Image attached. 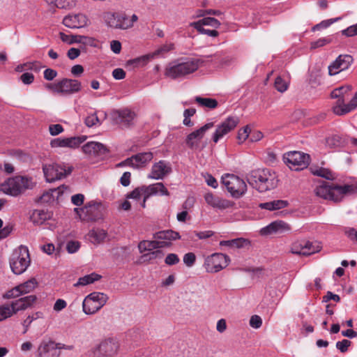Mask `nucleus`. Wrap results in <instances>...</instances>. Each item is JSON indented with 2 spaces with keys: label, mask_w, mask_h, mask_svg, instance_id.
I'll list each match as a JSON object with an SVG mask.
<instances>
[{
  "label": "nucleus",
  "mask_w": 357,
  "mask_h": 357,
  "mask_svg": "<svg viewBox=\"0 0 357 357\" xmlns=\"http://www.w3.org/2000/svg\"><path fill=\"white\" fill-rule=\"evenodd\" d=\"M203 63L199 59H178L166 66L164 75L172 79H183L197 71Z\"/></svg>",
  "instance_id": "1"
},
{
  "label": "nucleus",
  "mask_w": 357,
  "mask_h": 357,
  "mask_svg": "<svg viewBox=\"0 0 357 357\" xmlns=\"http://www.w3.org/2000/svg\"><path fill=\"white\" fill-rule=\"evenodd\" d=\"M246 180L261 192L274 189L278 182L275 173L268 169L252 170L246 176Z\"/></svg>",
  "instance_id": "2"
},
{
  "label": "nucleus",
  "mask_w": 357,
  "mask_h": 357,
  "mask_svg": "<svg viewBox=\"0 0 357 357\" xmlns=\"http://www.w3.org/2000/svg\"><path fill=\"white\" fill-rule=\"evenodd\" d=\"M356 191H357V187L354 185H339L325 181H323L314 189L317 196L335 202H340L345 195Z\"/></svg>",
  "instance_id": "3"
},
{
  "label": "nucleus",
  "mask_w": 357,
  "mask_h": 357,
  "mask_svg": "<svg viewBox=\"0 0 357 357\" xmlns=\"http://www.w3.org/2000/svg\"><path fill=\"white\" fill-rule=\"evenodd\" d=\"M34 183L32 178L27 176H17L8 178L0 185V190L5 194L16 197L28 189H32Z\"/></svg>",
  "instance_id": "4"
},
{
  "label": "nucleus",
  "mask_w": 357,
  "mask_h": 357,
  "mask_svg": "<svg viewBox=\"0 0 357 357\" xmlns=\"http://www.w3.org/2000/svg\"><path fill=\"white\" fill-rule=\"evenodd\" d=\"M29 264V253L26 246L21 245L13 251L10 258V266L15 274H22L26 270Z\"/></svg>",
  "instance_id": "5"
},
{
  "label": "nucleus",
  "mask_w": 357,
  "mask_h": 357,
  "mask_svg": "<svg viewBox=\"0 0 357 357\" xmlns=\"http://www.w3.org/2000/svg\"><path fill=\"white\" fill-rule=\"evenodd\" d=\"M73 169L72 165L64 162H53L43 165V173L48 182H53L67 177L72 173Z\"/></svg>",
  "instance_id": "6"
},
{
  "label": "nucleus",
  "mask_w": 357,
  "mask_h": 357,
  "mask_svg": "<svg viewBox=\"0 0 357 357\" xmlns=\"http://www.w3.org/2000/svg\"><path fill=\"white\" fill-rule=\"evenodd\" d=\"M138 17L133 14L129 20L127 15L120 13H108L105 16L107 25L112 29L126 30L133 26Z\"/></svg>",
  "instance_id": "7"
},
{
  "label": "nucleus",
  "mask_w": 357,
  "mask_h": 357,
  "mask_svg": "<svg viewBox=\"0 0 357 357\" xmlns=\"http://www.w3.org/2000/svg\"><path fill=\"white\" fill-rule=\"evenodd\" d=\"M222 183L234 198L243 197L247 191L245 182L234 174H227L222 176Z\"/></svg>",
  "instance_id": "8"
},
{
  "label": "nucleus",
  "mask_w": 357,
  "mask_h": 357,
  "mask_svg": "<svg viewBox=\"0 0 357 357\" xmlns=\"http://www.w3.org/2000/svg\"><path fill=\"white\" fill-rule=\"evenodd\" d=\"M230 262L227 255L215 252L204 257L203 267L209 273H218L225 268Z\"/></svg>",
  "instance_id": "9"
},
{
  "label": "nucleus",
  "mask_w": 357,
  "mask_h": 357,
  "mask_svg": "<svg viewBox=\"0 0 357 357\" xmlns=\"http://www.w3.org/2000/svg\"><path fill=\"white\" fill-rule=\"evenodd\" d=\"M108 296L103 293H91L83 301V312L86 314H93L106 304Z\"/></svg>",
  "instance_id": "10"
},
{
  "label": "nucleus",
  "mask_w": 357,
  "mask_h": 357,
  "mask_svg": "<svg viewBox=\"0 0 357 357\" xmlns=\"http://www.w3.org/2000/svg\"><path fill=\"white\" fill-rule=\"evenodd\" d=\"M284 162L294 171L306 168L310 163V155L299 151H291L284 155Z\"/></svg>",
  "instance_id": "11"
},
{
  "label": "nucleus",
  "mask_w": 357,
  "mask_h": 357,
  "mask_svg": "<svg viewBox=\"0 0 357 357\" xmlns=\"http://www.w3.org/2000/svg\"><path fill=\"white\" fill-rule=\"evenodd\" d=\"M136 114L129 108L125 107L119 109H114L111 112L112 121L121 128H129L134 125V120Z\"/></svg>",
  "instance_id": "12"
},
{
  "label": "nucleus",
  "mask_w": 357,
  "mask_h": 357,
  "mask_svg": "<svg viewBox=\"0 0 357 357\" xmlns=\"http://www.w3.org/2000/svg\"><path fill=\"white\" fill-rule=\"evenodd\" d=\"M119 349L118 342L113 339L102 341L91 351V357H113Z\"/></svg>",
  "instance_id": "13"
},
{
  "label": "nucleus",
  "mask_w": 357,
  "mask_h": 357,
  "mask_svg": "<svg viewBox=\"0 0 357 357\" xmlns=\"http://www.w3.org/2000/svg\"><path fill=\"white\" fill-rule=\"evenodd\" d=\"M239 120L238 117L229 116L219 124L215 132L212 136V140L214 143H218V141L224 136L227 135L233 130L238 124Z\"/></svg>",
  "instance_id": "14"
},
{
  "label": "nucleus",
  "mask_w": 357,
  "mask_h": 357,
  "mask_svg": "<svg viewBox=\"0 0 357 357\" xmlns=\"http://www.w3.org/2000/svg\"><path fill=\"white\" fill-rule=\"evenodd\" d=\"M354 62L352 56L340 54L328 67V75L334 76L342 71L348 70Z\"/></svg>",
  "instance_id": "15"
},
{
  "label": "nucleus",
  "mask_w": 357,
  "mask_h": 357,
  "mask_svg": "<svg viewBox=\"0 0 357 357\" xmlns=\"http://www.w3.org/2000/svg\"><path fill=\"white\" fill-rule=\"evenodd\" d=\"M213 122L206 123L199 129L192 132L185 139V144L191 149H197L199 147L201 139L204 137L206 132L213 128Z\"/></svg>",
  "instance_id": "16"
},
{
  "label": "nucleus",
  "mask_w": 357,
  "mask_h": 357,
  "mask_svg": "<svg viewBox=\"0 0 357 357\" xmlns=\"http://www.w3.org/2000/svg\"><path fill=\"white\" fill-rule=\"evenodd\" d=\"M38 285V283L35 278L20 284L19 285L13 288L6 294L7 298H17L21 295L26 294L32 292Z\"/></svg>",
  "instance_id": "17"
},
{
  "label": "nucleus",
  "mask_w": 357,
  "mask_h": 357,
  "mask_svg": "<svg viewBox=\"0 0 357 357\" xmlns=\"http://www.w3.org/2000/svg\"><path fill=\"white\" fill-rule=\"evenodd\" d=\"M79 218L85 221H96L101 218L100 206L95 204H89L82 208H75Z\"/></svg>",
  "instance_id": "18"
},
{
  "label": "nucleus",
  "mask_w": 357,
  "mask_h": 357,
  "mask_svg": "<svg viewBox=\"0 0 357 357\" xmlns=\"http://www.w3.org/2000/svg\"><path fill=\"white\" fill-rule=\"evenodd\" d=\"M86 139V137H71L66 138H56L50 142L52 148L67 147L70 149H76L83 143Z\"/></svg>",
  "instance_id": "19"
},
{
  "label": "nucleus",
  "mask_w": 357,
  "mask_h": 357,
  "mask_svg": "<svg viewBox=\"0 0 357 357\" xmlns=\"http://www.w3.org/2000/svg\"><path fill=\"white\" fill-rule=\"evenodd\" d=\"M171 172L172 167L170 165L164 160H160L152 166L148 178L156 180L163 179Z\"/></svg>",
  "instance_id": "20"
},
{
  "label": "nucleus",
  "mask_w": 357,
  "mask_h": 357,
  "mask_svg": "<svg viewBox=\"0 0 357 357\" xmlns=\"http://www.w3.org/2000/svg\"><path fill=\"white\" fill-rule=\"evenodd\" d=\"M206 202L214 208L224 210L234 206V202L226 199L221 198L211 192H207L204 195Z\"/></svg>",
  "instance_id": "21"
},
{
  "label": "nucleus",
  "mask_w": 357,
  "mask_h": 357,
  "mask_svg": "<svg viewBox=\"0 0 357 357\" xmlns=\"http://www.w3.org/2000/svg\"><path fill=\"white\" fill-rule=\"evenodd\" d=\"M59 93L73 94L79 92L82 89V84L77 79H63L59 82Z\"/></svg>",
  "instance_id": "22"
},
{
  "label": "nucleus",
  "mask_w": 357,
  "mask_h": 357,
  "mask_svg": "<svg viewBox=\"0 0 357 357\" xmlns=\"http://www.w3.org/2000/svg\"><path fill=\"white\" fill-rule=\"evenodd\" d=\"M61 343H55L52 341L43 342L38 347L40 357H59L60 355Z\"/></svg>",
  "instance_id": "23"
},
{
  "label": "nucleus",
  "mask_w": 357,
  "mask_h": 357,
  "mask_svg": "<svg viewBox=\"0 0 357 357\" xmlns=\"http://www.w3.org/2000/svg\"><path fill=\"white\" fill-rule=\"evenodd\" d=\"M88 19L83 14L69 15L63 20V24L71 29H79L87 24Z\"/></svg>",
  "instance_id": "24"
},
{
  "label": "nucleus",
  "mask_w": 357,
  "mask_h": 357,
  "mask_svg": "<svg viewBox=\"0 0 357 357\" xmlns=\"http://www.w3.org/2000/svg\"><path fill=\"white\" fill-rule=\"evenodd\" d=\"M36 299L37 297L35 295H29L13 301L11 306L14 313L15 314L18 311L24 310L30 307L36 301Z\"/></svg>",
  "instance_id": "25"
},
{
  "label": "nucleus",
  "mask_w": 357,
  "mask_h": 357,
  "mask_svg": "<svg viewBox=\"0 0 357 357\" xmlns=\"http://www.w3.org/2000/svg\"><path fill=\"white\" fill-rule=\"evenodd\" d=\"M289 225L282 220L275 221L269 224L266 227L261 229L262 234L268 235L273 233H282L290 230Z\"/></svg>",
  "instance_id": "26"
},
{
  "label": "nucleus",
  "mask_w": 357,
  "mask_h": 357,
  "mask_svg": "<svg viewBox=\"0 0 357 357\" xmlns=\"http://www.w3.org/2000/svg\"><path fill=\"white\" fill-rule=\"evenodd\" d=\"M169 243L165 241H142L138 245L139 252L142 253L145 251H153L160 248L168 246Z\"/></svg>",
  "instance_id": "27"
},
{
  "label": "nucleus",
  "mask_w": 357,
  "mask_h": 357,
  "mask_svg": "<svg viewBox=\"0 0 357 357\" xmlns=\"http://www.w3.org/2000/svg\"><path fill=\"white\" fill-rule=\"evenodd\" d=\"M174 45L173 43L165 44V45H162L160 48H158L154 52V54L153 55H144L143 56L133 59L132 61H131V62L132 63H136V64L142 63V65H144L149 61L150 58H152L154 55H158L160 54L168 52L174 49Z\"/></svg>",
  "instance_id": "28"
},
{
  "label": "nucleus",
  "mask_w": 357,
  "mask_h": 357,
  "mask_svg": "<svg viewBox=\"0 0 357 357\" xmlns=\"http://www.w3.org/2000/svg\"><path fill=\"white\" fill-rule=\"evenodd\" d=\"M61 188L67 189L68 188L62 185L58 188L51 189L45 192L38 199V202L42 204H50L54 202L63 193Z\"/></svg>",
  "instance_id": "29"
},
{
  "label": "nucleus",
  "mask_w": 357,
  "mask_h": 357,
  "mask_svg": "<svg viewBox=\"0 0 357 357\" xmlns=\"http://www.w3.org/2000/svg\"><path fill=\"white\" fill-rule=\"evenodd\" d=\"M153 159V153L151 152L139 153L129 158V161L133 162V167L139 168L146 165Z\"/></svg>",
  "instance_id": "30"
},
{
  "label": "nucleus",
  "mask_w": 357,
  "mask_h": 357,
  "mask_svg": "<svg viewBox=\"0 0 357 357\" xmlns=\"http://www.w3.org/2000/svg\"><path fill=\"white\" fill-rule=\"evenodd\" d=\"M144 189L145 190V194H147V197L155 195L158 193H160V195H169V191L162 183H156L148 186L144 185Z\"/></svg>",
  "instance_id": "31"
},
{
  "label": "nucleus",
  "mask_w": 357,
  "mask_h": 357,
  "mask_svg": "<svg viewBox=\"0 0 357 357\" xmlns=\"http://www.w3.org/2000/svg\"><path fill=\"white\" fill-rule=\"evenodd\" d=\"M82 151L86 154L98 155L104 153L106 149L101 143L90 142L82 146Z\"/></svg>",
  "instance_id": "32"
},
{
  "label": "nucleus",
  "mask_w": 357,
  "mask_h": 357,
  "mask_svg": "<svg viewBox=\"0 0 357 357\" xmlns=\"http://www.w3.org/2000/svg\"><path fill=\"white\" fill-rule=\"evenodd\" d=\"M52 216V212L45 210L36 209L32 212L30 219L35 225H42L47 220L50 219Z\"/></svg>",
  "instance_id": "33"
},
{
  "label": "nucleus",
  "mask_w": 357,
  "mask_h": 357,
  "mask_svg": "<svg viewBox=\"0 0 357 357\" xmlns=\"http://www.w3.org/2000/svg\"><path fill=\"white\" fill-rule=\"evenodd\" d=\"M107 233L102 229H93L89 231L88 234L89 240L93 244H99L102 243L106 237Z\"/></svg>",
  "instance_id": "34"
},
{
  "label": "nucleus",
  "mask_w": 357,
  "mask_h": 357,
  "mask_svg": "<svg viewBox=\"0 0 357 357\" xmlns=\"http://www.w3.org/2000/svg\"><path fill=\"white\" fill-rule=\"evenodd\" d=\"M354 109L352 105L349 102L348 104L344 103V98H340L337 101V105L333 107V112L339 116L346 114Z\"/></svg>",
  "instance_id": "35"
},
{
  "label": "nucleus",
  "mask_w": 357,
  "mask_h": 357,
  "mask_svg": "<svg viewBox=\"0 0 357 357\" xmlns=\"http://www.w3.org/2000/svg\"><path fill=\"white\" fill-rule=\"evenodd\" d=\"M250 245V241L243 238H235L229 241H222L220 242L221 246L241 248Z\"/></svg>",
  "instance_id": "36"
},
{
  "label": "nucleus",
  "mask_w": 357,
  "mask_h": 357,
  "mask_svg": "<svg viewBox=\"0 0 357 357\" xmlns=\"http://www.w3.org/2000/svg\"><path fill=\"white\" fill-rule=\"evenodd\" d=\"M154 238L160 240H176L181 238L179 234L173 230H164L156 232L154 236Z\"/></svg>",
  "instance_id": "37"
},
{
  "label": "nucleus",
  "mask_w": 357,
  "mask_h": 357,
  "mask_svg": "<svg viewBox=\"0 0 357 357\" xmlns=\"http://www.w3.org/2000/svg\"><path fill=\"white\" fill-rule=\"evenodd\" d=\"M291 252L297 255L310 256V252H307L306 245L303 241L294 242L291 246Z\"/></svg>",
  "instance_id": "38"
},
{
  "label": "nucleus",
  "mask_w": 357,
  "mask_h": 357,
  "mask_svg": "<svg viewBox=\"0 0 357 357\" xmlns=\"http://www.w3.org/2000/svg\"><path fill=\"white\" fill-rule=\"evenodd\" d=\"M311 172L315 176H320L328 180H333L335 178L334 174L328 169L323 167L311 168Z\"/></svg>",
  "instance_id": "39"
},
{
  "label": "nucleus",
  "mask_w": 357,
  "mask_h": 357,
  "mask_svg": "<svg viewBox=\"0 0 357 357\" xmlns=\"http://www.w3.org/2000/svg\"><path fill=\"white\" fill-rule=\"evenodd\" d=\"M50 5H53L59 8L69 9L75 6V0H45Z\"/></svg>",
  "instance_id": "40"
},
{
  "label": "nucleus",
  "mask_w": 357,
  "mask_h": 357,
  "mask_svg": "<svg viewBox=\"0 0 357 357\" xmlns=\"http://www.w3.org/2000/svg\"><path fill=\"white\" fill-rule=\"evenodd\" d=\"M100 278V276L96 273H91L89 275H84V277L80 278L77 282L74 285L75 287L78 286H85L89 284L94 282L95 281L98 280Z\"/></svg>",
  "instance_id": "41"
},
{
  "label": "nucleus",
  "mask_w": 357,
  "mask_h": 357,
  "mask_svg": "<svg viewBox=\"0 0 357 357\" xmlns=\"http://www.w3.org/2000/svg\"><path fill=\"white\" fill-rule=\"evenodd\" d=\"M195 101L200 106L209 109H214L218 106L217 100L213 98L196 97Z\"/></svg>",
  "instance_id": "42"
},
{
  "label": "nucleus",
  "mask_w": 357,
  "mask_h": 357,
  "mask_svg": "<svg viewBox=\"0 0 357 357\" xmlns=\"http://www.w3.org/2000/svg\"><path fill=\"white\" fill-rule=\"evenodd\" d=\"M352 89L351 85H344L340 87L335 89L331 93V97L332 98H343L344 94L348 93Z\"/></svg>",
  "instance_id": "43"
},
{
  "label": "nucleus",
  "mask_w": 357,
  "mask_h": 357,
  "mask_svg": "<svg viewBox=\"0 0 357 357\" xmlns=\"http://www.w3.org/2000/svg\"><path fill=\"white\" fill-rule=\"evenodd\" d=\"M192 23L200 24V26H211L214 28H218L220 26V22L215 18L211 17H204L199 21L193 22Z\"/></svg>",
  "instance_id": "44"
},
{
  "label": "nucleus",
  "mask_w": 357,
  "mask_h": 357,
  "mask_svg": "<svg viewBox=\"0 0 357 357\" xmlns=\"http://www.w3.org/2000/svg\"><path fill=\"white\" fill-rule=\"evenodd\" d=\"M13 309L10 305H2L0 306V321L10 317L14 314Z\"/></svg>",
  "instance_id": "45"
},
{
  "label": "nucleus",
  "mask_w": 357,
  "mask_h": 357,
  "mask_svg": "<svg viewBox=\"0 0 357 357\" xmlns=\"http://www.w3.org/2000/svg\"><path fill=\"white\" fill-rule=\"evenodd\" d=\"M164 257V252L160 250H156L153 251H150L148 253H146L142 256V258L144 261H152L154 259H160Z\"/></svg>",
  "instance_id": "46"
},
{
  "label": "nucleus",
  "mask_w": 357,
  "mask_h": 357,
  "mask_svg": "<svg viewBox=\"0 0 357 357\" xmlns=\"http://www.w3.org/2000/svg\"><path fill=\"white\" fill-rule=\"evenodd\" d=\"M190 26L194 27L197 31L202 34H206L211 37H217L218 36V32L215 30H210L204 29V26H200V24L197 23H190Z\"/></svg>",
  "instance_id": "47"
},
{
  "label": "nucleus",
  "mask_w": 357,
  "mask_h": 357,
  "mask_svg": "<svg viewBox=\"0 0 357 357\" xmlns=\"http://www.w3.org/2000/svg\"><path fill=\"white\" fill-rule=\"evenodd\" d=\"M341 19H342L341 17H335V18H333V19L323 20L319 24H317L315 26H314L312 28V31L320 30L321 29H326V28L328 27L329 26H331L334 22H336L340 20Z\"/></svg>",
  "instance_id": "48"
},
{
  "label": "nucleus",
  "mask_w": 357,
  "mask_h": 357,
  "mask_svg": "<svg viewBox=\"0 0 357 357\" xmlns=\"http://www.w3.org/2000/svg\"><path fill=\"white\" fill-rule=\"evenodd\" d=\"M60 38L63 42L68 44L81 43L83 38V37L80 36H68L63 33H60Z\"/></svg>",
  "instance_id": "49"
},
{
  "label": "nucleus",
  "mask_w": 357,
  "mask_h": 357,
  "mask_svg": "<svg viewBox=\"0 0 357 357\" xmlns=\"http://www.w3.org/2000/svg\"><path fill=\"white\" fill-rule=\"evenodd\" d=\"M275 89L281 93L287 90L289 82L283 79L281 77H276L274 83Z\"/></svg>",
  "instance_id": "50"
},
{
  "label": "nucleus",
  "mask_w": 357,
  "mask_h": 357,
  "mask_svg": "<svg viewBox=\"0 0 357 357\" xmlns=\"http://www.w3.org/2000/svg\"><path fill=\"white\" fill-rule=\"evenodd\" d=\"M332 42L330 37L321 38L310 43V48L312 50L322 47Z\"/></svg>",
  "instance_id": "51"
},
{
  "label": "nucleus",
  "mask_w": 357,
  "mask_h": 357,
  "mask_svg": "<svg viewBox=\"0 0 357 357\" xmlns=\"http://www.w3.org/2000/svg\"><path fill=\"white\" fill-rule=\"evenodd\" d=\"M304 243L305 245H306L307 252H310V255L319 252L321 249V246L318 243H314L312 242L304 241Z\"/></svg>",
  "instance_id": "52"
},
{
  "label": "nucleus",
  "mask_w": 357,
  "mask_h": 357,
  "mask_svg": "<svg viewBox=\"0 0 357 357\" xmlns=\"http://www.w3.org/2000/svg\"><path fill=\"white\" fill-rule=\"evenodd\" d=\"M142 195H145V190L144 189V186L135 188L130 194H128L126 197L128 199H134L137 200L140 199Z\"/></svg>",
  "instance_id": "53"
},
{
  "label": "nucleus",
  "mask_w": 357,
  "mask_h": 357,
  "mask_svg": "<svg viewBox=\"0 0 357 357\" xmlns=\"http://www.w3.org/2000/svg\"><path fill=\"white\" fill-rule=\"evenodd\" d=\"M42 314H43L41 312H36L35 314H33L32 315H29V316L27 317V318L23 322V326L25 328L24 333L26 332V331H27L29 326L31 325V322L34 319H37L38 318H41L42 317Z\"/></svg>",
  "instance_id": "54"
},
{
  "label": "nucleus",
  "mask_w": 357,
  "mask_h": 357,
  "mask_svg": "<svg viewBox=\"0 0 357 357\" xmlns=\"http://www.w3.org/2000/svg\"><path fill=\"white\" fill-rule=\"evenodd\" d=\"M326 144L330 147L339 146L342 144V139L338 135H333L326 139Z\"/></svg>",
  "instance_id": "55"
},
{
  "label": "nucleus",
  "mask_w": 357,
  "mask_h": 357,
  "mask_svg": "<svg viewBox=\"0 0 357 357\" xmlns=\"http://www.w3.org/2000/svg\"><path fill=\"white\" fill-rule=\"evenodd\" d=\"M85 124L86 126L88 127H92L98 123H100V120L98 119V117L97 116L96 114L94 113L93 114H91L89 116H88L86 119H85Z\"/></svg>",
  "instance_id": "56"
},
{
  "label": "nucleus",
  "mask_w": 357,
  "mask_h": 357,
  "mask_svg": "<svg viewBox=\"0 0 357 357\" xmlns=\"http://www.w3.org/2000/svg\"><path fill=\"white\" fill-rule=\"evenodd\" d=\"M196 256L192 252H188L183 257V262L188 267H191L195 262Z\"/></svg>",
  "instance_id": "57"
},
{
  "label": "nucleus",
  "mask_w": 357,
  "mask_h": 357,
  "mask_svg": "<svg viewBox=\"0 0 357 357\" xmlns=\"http://www.w3.org/2000/svg\"><path fill=\"white\" fill-rule=\"evenodd\" d=\"M25 66L26 70H33L35 72H38L40 70V64L38 61H33V62H26L24 63Z\"/></svg>",
  "instance_id": "58"
},
{
  "label": "nucleus",
  "mask_w": 357,
  "mask_h": 357,
  "mask_svg": "<svg viewBox=\"0 0 357 357\" xmlns=\"http://www.w3.org/2000/svg\"><path fill=\"white\" fill-rule=\"evenodd\" d=\"M351 341L348 340H343L342 341H339L336 343V347L341 352L344 353L348 350L349 347L351 345Z\"/></svg>",
  "instance_id": "59"
},
{
  "label": "nucleus",
  "mask_w": 357,
  "mask_h": 357,
  "mask_svg": "<svg viewBox=\"0 0 357 357\" xmlns=\"http://www.w3.org/2000/svg\"><path fill=\"white\" fill-rule=\"evenodd\" d=\"M342 33L347 37H352L357 35V24L342 30Z\"/></svg>",
  "instance_id": "60"
},
{
  "label": "nucleus",
  "mask_w": 357,
  "mask_h": 357,
  "mask_svg": "<svg viewBox=\"0 0 357 357\" xmlns=\"http://www.w3.org/2000/svg\"><path fill=\"white\" fill-rule=\"evenodd\" d=\"M165 262L169 266H172L179 262V258L177 255L171 253L167 255L165 259Z\"/></svg>",
  "instance_id": "61"
},
{
  "label": "nucleus",
  "mask_w": 357,
  "mask_h": 357,
  "mask_svg": "<svg viewBox=\"0 0 357 357\" xmlns=\"http://www.w3.org/2000/svg\"><path fill=\"white\" fill-rule=\"evenodd\" d=\"M20 79L24 84H31L34 81V75L32 73H23L20 77Z\"/></svg>",
  "instance_id": "62"
},
{
  "label": "nucleus",
  "mask_w": 357,
  "mask_h": 357,
  "mask_svg": "<svg viewBox=\"0 0 357 357\" xmlns=\"http://www.w3.org/2000/svg\"><path fill=\"white\" fill-rule=\"evenodd\" d=\"M262 324V319L258 315H253L250 319V325L254 328H259Z\"/></svg>",
  "instance_id": "63"
},
{
  "label": "nucleus",
  "mask_w": 357,
  "mask_h": 357,
  "mask_svg": "<svg viewBox=\"0 0 357 357\" xmlns=\"http://www.w3.org/2000/svg\"><path fill=\"white\" fill-rule=\"evenodd\" d=\"M49 131L51 135L55 136L63 131V126L60 124H52L49 126Z\"/></svg>",
  "instance_id": "64"
}]
</instances>
